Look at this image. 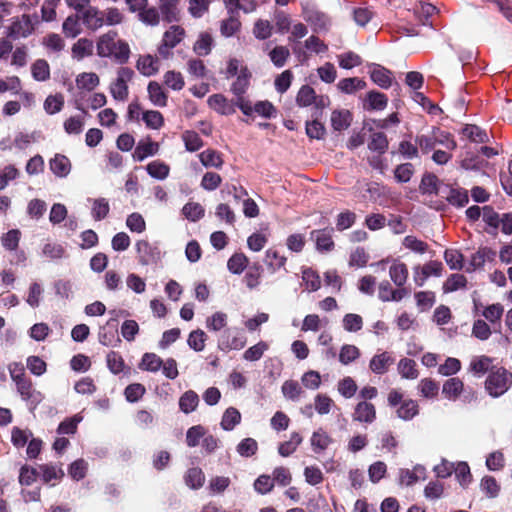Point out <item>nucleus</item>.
<instances>
[{"label": "nucleus", "mask_w": 512, "mask_h": 512, "mask_svg": "<svg viewBox=\"0 0 512 512\" xmlns=\"http://www.w3.org/2000/svg\"><path fill=\"white\" fill-rule=\"evenodd\" d=\"M97 54L100 57H112L119 63H125L130 54L129 45L117 39L116 33L109 32L100 36L97 42Z\"/></svg>", "instance_id": "1"}, {"label": "nucleus", "mask_w": 512, "mask_h": 512, "mask_svg": "<svg viewBox=\"0 0 512 512\" xmlns=\"http://www.w3.org/2000/svg\"><path fill=\"white\" fill-rule=\"evenodd\" d=\"M415 142L424 154H428L438 145L443 146L447 150H454L457 147L453 136L439 128H433L428 134L418 135Z\"/></svg>", "instance_id": "2"}, {"label": "nucleus", "mask_w": 512, "mask_h": 512, "mask_svg": "<svg viewBox=\"0 0 512 512\" xmlns=\"http://www.w3.org/2000/svg\"><path fill=\"white\" fill-rule=\"evenodd\" d=\"M186 36V31L180 25H171L164 33L157 48L158 55L163 59L173 56L172 50L180 44Z\"/></svg>", "instance_id": "3"}, {"label": "nucleus", "mask_w": 512, "mask_h": 512, "mask_svg": "<svg viewBox=\"0 0 512 512\" xmlns=\"http://www.w3.org/2000/svg\"><path fill=\"white\" fill-rule=\"evenodd\" d=\"M512 384V374L503 368L492 371L486 379L485 387L493 397L503 395Z\"/></svg>", "instance_id": "4"}, {"label": "nucleus", "mask_w": 512, "mask_h": 512, "mask_svg": "<svg viewBox=\"0 0 512 512\" xmlns=\"http://www.w3.org/2000/svg\"><path fill=\"white\" fill-rule=\"evenodd\" d=\"M133 75V70L128 67H121L117 71L116 79L110 84V93L115 100L125 101L128 98V83Z\"/></svg>", "instance_id": "5"}, {"label": "nucleus", "mask_w": 512, "mask_h": 512, "mask_svg": "<svg viewBox=\"0 0 512 512\" xmlns=\"http://www.w3.org/2000/svg\"><path fill=\"white\" fill-rule=\"evenodd\" d=\"M246 343L245 335L237 328L225 329L218 339V347L223 351L241 350Z\"/></svg>", "instance_id": "6"}, {"label": "nucleus", "mask_w": 512, "mask_h": 512, "mask_svg": "<svg viewBox=\"0 0 512 512\" xmlns=\"http://www.w3.org/2000/svg\"><path fill=\"white\" fill-rule=\"evenodd\" d=\"M139 263L149 265L156 263L161 259V251L156 244H152L146 240H139L135 244Z\"/></svg>", "instance_id": "7"}, {"label": "nucleus", "mask_w": 512, "mask_h": 512, "mask_svg": "<svg viewBox=\"0 0 512 512\" xmlns=\"http://www.w3.org/2000/svg\"><path fill=\"white\" fill-rule=\"evenodd\" d=\"M443 271V265L439 261H429L423 266H417L414 268V281L417 286L422 287L426 280L431 277L441 276Z\"/></svg>", "instance_id": "8"}, {"label": "nucleus", "mask_w": 512, "mask_h": 512, "mask_svg": "<svg viewBox=\"0 0 512 512\" xmlns=\"http://www.w3.org/2000/svg\"><path fill=\"white\" fill-rule=\"evenodd\" d=\"M34 30V24L29 15H22L15 18L9 27L8 36L13 39L25 38Z\"/></svg>", "instance_id": "9"}, {"label": "nucleus", "mask_w": 512, "mask_h": 512, "mask_svg": "<svg viewBox=\"0 0 512 512\" xmlns=\"http://www.w3.org/2000/svg\"><path fill=\"white\" fill-rule=\"evenodd\" d=\"M496 257V252L489 247H480L470 257L469 263L466 266V272H473L482 268L485 263L492 262Z\"/></svg>", "instance_id": "10"}, {"label": "nucleus", "mask_w": 512, "mask_h": 512, "mask_svg": "<svg viewBox=\"0 0 512 512\" xmlns=\"http://www.w3.org/2000/svg\"><path fill=\"white\" fill-rule=\"evenodd\" d=\"M352 419L354 421L371 424L376 419V409L375 406L367 401H360L354 409L352 414Z\"/></svg>", "instance_id": "11"}, {"label": "nucleus", "mask_w": 512, "mask_h": 512, "mask_svg": "<svg viewBox=\"0 0 512 512\" xmlns=\"http://www.w3.org/2000/svg\"><path fill=\"white\" fill-rule=\"evenodd\" d=\"M408 291L406 288L394 289L388 281H382L378 286V297L383 302L401 301Z\"/></svg>", "instance_id": "12"}, {"label": "nucleus", "mask_w": 512, "mask_h": 512, "mask_svg": "<svg viewBox=\"0 0 512 512\" xmlns=\"http://www.w3.org/2000/svg\"><path fill=\"white\" fill-rule=\"evenodd\" d=\"M207 103L211 109L221 115H232L235 113L234 102L229 101L222 94L211 95L208 98Z\"/></svg>", "instance_id": "13"}, {"label": "nucleus", "mask_w": 512, "mask_h": 512, "mask_svg": "<svg viewBox=\"0 0 512 512\" xmlns=\"http://www.w3.org/2000/svg\"><path fill=\"white\" fill-rule=\"evenodd\" d=\"M394 357L388 352H381L374 355L369 363L370 370L378 375L385 374L389 367L394 363Z\"/></svg>", "instance_id": "14"}, {"label": "nucleus", "mask_w": 512, "mask_h": 512, "mask_svg": "<svg viewBox=\"0 0 512 512\" xmlns=\"http://www.w3.org/2000/svg\"><path fill=\"white\" fill-rule=\"evenodd\" d=\"M389 276L392 282L400 288H404L408 279V267L405 263L394 259L389 266Z\"/></svg>", "instance_id": "15"}, {"label": "nucleus", "mask_w": 512, "mask_h": 512, "mask_svg": "<svg viewBox=\"0 0 512 512\" xmlns=\"http://www.w3.org/2000/svg\"><path fill=\"white\" fill-rule=\"evenodd\" d=\"M370 77L375 84L384 89L389 88L393 82L392 72L378 64L372 65Z\"/></svg>", "instance_id": "16"}, {"label": "nucleus", "mask_w": 512, "mask_h": 512, "mask_svg": "<svg viewBox=\"0 0 512 512\" xmlns=\"http://www.w3.org/2000/svg\"><path fill=\"white\" fill-rule=\"evenodd\" d=\"M178 6L179 0H160V15L168 23L176 22L179 20L180 16V10Z\"/></svg>", "instance_id": "17"}, {"label": "nucleus", "mask_w": 512, "mask_h": 512, "mask_svg": "<svg viewBox=\"0 0 512 512\" xmlns=\"http://www.w3.org/2000/svg\"><path fill=\"white\" fill-rule=\"evenodd\" d=\"M49 167L53 174L59 178L67 177L71 171L70 160L62 154H56L50 159Z\"/></svg>", "instance_id": "18"}, {"label": "nucleus", "mask_w": 512, "mask_h": 512, "mask_svg": "<svg viewBox=\"0 0 512 512\" xmlns=\"http://www.w3.org/2000/svg\"><path fill=\"white\" fill-rule=\"evenodd\" d=\"M426 477V470L421 465H416L412 470L401 469L399 472L400 483L406 486H411Z\"/></svg>", "instance_id": "19"}, {"label": "nucleus", "mask_w": 512, "mask_h": 512, "mask_svg": "<svg viewBox=\"0 0 512 512\" xmlns=\"http://www.w3.org/2000/svg\"><path fill=\"white\" fill-rule=\"evenodd\" d=\"M158 150V143L153 142L150 139L142 140L137 144L133 152V158L134 160L141 162L147 157L157 154Z\"/></svg>", "instance_id": "20"}, {"label": "nucleus", "mask_w": 512, "mask_h": 512, "mask_svg": "<svg viewBox=\"0 0 512 512\" xmlns=\"http://www.w3.org/2000/svg\"><path fill=\"white\" fill-rule=\"evenodd\" d=\"M81 19L83 23L92 30H96L104 25L102 12L90 5L81 13Z\"/></svg>", "instance_id": "21"}, {"label": "nucleus", "mask_w": 512, "mask_h": 512, "mask_svg": "<svg viewBox=\"0 0 512 512\" xmlns=\"http://www.w3.org/2000/svg\"><path fill=\"white\" fill-rule=\"evenodd\" d=\"M137 69L144 76L155 75L160 68L159 60L152 55H142L137 61Z\"/></svg>", "instance_id": "22"}, {"label": "nucleus", "mask_w": 512, "mask_h": 512, "mask_svg": "<svg viewBox=\"0 0 512 512\" xmlns=\"http://www.w3.org/2000/svg\"><path fill=\"white\" fill-rule=\"evenodd\" d=\"M331 230H313L311 232V238L316 242L317 250L321 252H328L334 247L332 240Z\"/></svg>", "instance_id": "23"}, {"label": "nucleus", "mask_w": 512, "mask_h": 512, "mask_svg": "<svg viewBox=\"0 0 512 512\" xmlns=\"http://www.w3.org/2000/svg\"><path fill=\"white\" fill-rule=\"evenodd\" d=\"M250 77L251 74L246 67H242L238 76H236V80L231 85V91L235 95V97L244 96L250 85Z\"/></svg>", "instance_id": "24"}, {"label": "nucleus", "mask_w": 512, "mask_h": 512, "mask_svg": "<svg viewBox=\"0 0 512 512\" xmlns=\"http://www.w3.org/2000/svg\"><path fill=\"white\" fill-rule=\"evenodd\" d=\"M352 121V115L349 110L338 109L331 114V125L334 130L342 131L347 129Z\"/></svg>", "instance_id": "25"}, {"label": "nucleus", "mask_w": 512, "mask_h": 512, "mask_svg": "<svg viewBox=\"0 0 512 512\" xmlns=\"http://www.w3.org/2000/svg\"><path fill=\"white\" fill-rule=\"evenodd\" d=\"M147 92L153 105L157 107H165L167 105V94L158 82L151 81L148 84Z\"/></svg>", "instance_id": "26"}, {"label": "nucleus", "mask_w": 512, "mask_h": 512, "mask_svg": "<svg viewBox=\"0 0 512 512\" xmlns=\"http://www.w3.org/2000/svg\"><path fill=\"white\" fill-rule=\"evenodd\" d=\"M436 11L437 9L435 6L430 3L423 2L416 4L413 8L416 19L422 25H432V22L429 21V18L432 17Z\"/></svg>", "instance_id": "27"}, {"label": "nucleus", "mask_w": 512, "mask_h": 512, "mask_svg": "<svg viewBox=\"0 0 512 512\" xmlns=\"http://www.w3.org/2000/svg\"><path fill=\"white\" fill-rule=\"evenodd\" d=\"M417 364L409 358H402L397 365L398 373L404 379L414 380L418 377Z\"/></svg>", "instance_id": "28"}, {"label": "nucleus", "mask_w": 512, "mask_h": 512, "mask_svg": "<svg viewBox=\"0 0 512 512\" xmlns=\"http://www.w3.org/2000/svg\"><path fill=\"white\" fill-rule=\"evenodd\" d=\"M461 133L474 143H486L489 141L486 131L477 125L467 124L463 127Z\"/></svg>", "instance_id": "29"}, {"label": "nucleus", "mask_w": 512, "mask_h": 512, "mask_svg": "<svg viewBox=\"0 0 512 512\" xmlns=\"http://www.w3.org/2000/svg\"><path fill=\"white\" fill-rule=\"evenodd\" d=\"M311 446L315 453H320L331 444V437L323 430H316L311 436Z\"/></svg>", "instance_id": "30"}, {"label": "nucleus", "mask_w": 512, "mask_h": 512, "mask_svg": "<svg viewBox=\"0 0 512 512\" xmlns=\"http://www.w3.org/2000/svg\"><path fill=\"white\" fill-rule=\"evenodd\" d=\"M463 382L459 378H450L443 384L442 393L449 400H456L463 391Z\"/></svg>", "instance_id": "31"}, {"label": "nucleus", "mask_w": 512, "mask_h": 512, "mask_svg": "<svg viewBox=\"0 0 512 512\" xmlns=\"http://www.w3.org/2000/svg\"><path fill=\"white\" fill-rule=\"evenodd\" d=\"M240 421H241L240 412L234 407H229L223 413L220 425L223 430L231 431L234 429V427L236 425H238L240 423Z\"/></svg>", "instance_id": "32"}, {"label": "nucleus", "mask_w": 512, "mask_h": 512, "mask_svg": "<svg viewBox=\"0 0 512 512\" xmlns=\"http://www.w3.org/2000/svg\"><path fill=\"white\" fill-rule=\"evenodd\" d=\"M199 404V397L192 390L186 391L179 399V408L185 414L193 412Z\"/></svg>", "instance_id": "33"}, {"label": "nucleus", "mask_w": 512, "mask_h": 512, "mask_svg": "<svg viewBox=\"0 0 512 512\" xmlns=\"http://www.w3.org/2000/svg\"><path fill=\"white\" fill-rule=\"evenodd\" d=\"M418 404L415 400H404L398 407L397 416L405 421L411 420L418 414Z\"/></svg>", "instance_id": "34"}, {"label": "nucleus", "mask_w": 512, "mask_h": 512, "mask_svg": "<svg viewBox=\"0 0 512 512\" xmlns=\"http://www.w3.org/2000/svg\"><path fill=\"white\" fill-rule=\"evenodd\" d=\"M338 89L346 94H352L366 87V83L357 77L344 78L337 84Z\"/></svg>", "instance_id": "35"}, {"label": "nucleus", "mask_w": 512, "mask_h": 512, "mask_svg": "<svg viewBox=\"0 0 512 512\" xmlns=\"http://www.w3.org/2000/svg\"><path fill=\"white\" fill-rule=\"evenodd\" d=\"M31 74L34 80L43 82L50 78V67L46 60L38 59L31 66Z\"/></svg>", "instance_id": "36"}, {"label": "nucleus", "mask_w": 512, "mask_h": 512, "mask_svg": "<svg viewBox=\"0 0 512 512\" xmlns=\"http://www.w3.org/2000/svg\"><path fill=\"white\" fill-rule=\"evenodd\" d=\"M184 479L187 486L191 489L197 490L203 486L205 482V475L200 468L193 467L187 471Z\"/></svg>", "instance_id": "37"}, {"label": "nucleus", "mask_w": 512, "mask_h": 512, "mask_svg": "<svg viewBox=\"0 0 512 512\" xmlns=\"http://www.w3.org/2000/svg\"><path fill=\"white\" fill-rule=\"evenodd\" d=\"M93 42L87 38L79 39L72 47V56L78 60L93 53Z\"/></svg>", "instance_id": "38"}, {"label": "nucleus", "mask_w": 512, "mask_h": 512, "mask_svg": "<svg viewBox=\"0 0 512 512\" xmlns=\"http://www.w3.org/2000/svg\"><path fill=\"white\" fill-rule=\"evenodd\" d=\"M146 171L151 177L158 180H164L168 177L170 168L164 162L155 160L146 166Z\"/></svg>", "instance_id": "39"}, {"label": "nucleus", "mask_w": 512, "mask_h": 512, "mask_svg": "<svg viewBox=\"0 0 512 512\" xmlns=\"http://www.w3.org/2000/svg\"><path fill=\"white\" fill-rule=\"evenodd\" d=\"M467 285V279L462 274H452L450 275L446 281L443 283V292L444 293H452L459 289L465 288Z\"/></svg>", "instance_id": "40"}, {"label": "nucleus", "mask_w": 512, "mask_h": 512, "mask_svg": "<svg viewBox=\"0 0 512 512\" xmlns=\"http://www.w3.org/2000/svg\"><path fill=\"white\" fill-rule=\"evenodd\" d=\"M39 470L45 483H51L53 480L58 481L64 476L63 469L52 464H43L39 467Z\"/></svg>", "instance_id": "41"}, {"label": "nucleus", "mask_w": 512, "mask_h": 512, "mask_svg": "<svg viewBox=\"0 0 512 512\" xmlns=\"http://www.w3.org/2000/svg\"><path fill=\"white\" fill-rule=\"evenodd\" d=\"M76 84L80 89L91 91L99 85V77L96 73L84 72L77 76Z\"/></svg>", "instance_id": "42"}, {"label": "nucleus", "mask_w": 512, "mask_h": 512, "mask_svg": "<svg viewBox=\"0 0 512 512\" xmlns=\"http://www.w3.org/2000/svg\"><path fill=\"white\" fill-rule=\"evenodd\" d=\"M387 97L376 91H371L367 94L365 108L371 110H383L387 105Z\"/></svg>", "instance_id": "43"}, {"label": "nucleus", "mask_w": 512, "mask_h": 512, "mask_svg": "<svg viewBox=\"0 0 512 512\" xmlns=\"http://www.w3.org/2000/svg\"><path fill=\"white\" fill-rule=\"evenodd\" d=\"M444 259L452 270H461L464 268V257L457 249H446Z\"/></svg>", "instance_id": "44"}, {"label": "nucleus", "mask_w": 512, "mask_h": 512, "mask_svg": "<svg viewBox=\"0 0 512 512\" xmlns=\"http://www.w3.org/2000/svg\"><path fill=\"white\" fill-rule=\"evenodd\" d=\"M213 44V39L210 34L201 33L196 40L193 50L199 56H206L210 53Z\"/></svg>", "instance_id": "45"}, {"label": "nucleus", "mask_w": 512, "mask_h": 512, "mask_svg": "<svg viewBox=\"0 0 512 512\" xmlns=\"http://www.w3.org/2000/svg\"><path fill=\"white\" fill-rule=\"evenodd\" d=\"M92 201L91 213L96 221L104 219L110 210L109 202L105 198H97Z\"/></svg>", "instance_id": "46"}, {"label": "nucleus", "mask_w": 512, "mask_h": 512, "mask_svg": "<svg viewBox=\"0 0 512 512\" xmlns=\"http://www.w3.org/2000/svg\"><path fill=\"white\" fill-rule=\"evenodd\" d=\"M160 10L156 7L144 8V10L138 15L139 21L148 26H157L160 23Z\"/></svg>", "instance_id": "47"}, {"label": "nucleus", "mask_w": 512, "mask_h": 512, "mask_svg": "<svg viewBox=\"0 0 512 512\" xmlns=\"http://www.w3.org/2000/svg\"><path fill=\"white\" fill-rule=\"evenodd\" d=\"M247 264L248 258L243 253H236L229 258L227 268L233 274H241Z\"/></svg>", "instance_id": "48"}, {"label": "nucleus", "mask_w": 512, "mask_h": 512, "mask_svg": "<svg viewBox=\"0 0 512 512\" xmlns=\"http://www.w3.org/2000/svg\"><path fill=\"white\" fill-rule=\"evenodd\" d=\"M360 357V350L355 345L345 344L341 347L339 361L343 365H348Z\"/></svg>", "instance_id": "49"}, {"label": "nucleus", "mask_w": 512, "mask_h": 512, "mask_svg": "<svg viewBox=\"0 0 512 512\" xmlns=\"http://www.w3.org/2000/svg\"><path fill=\"white\" fill-rule=\"evenodd\" d=\"M269 348L268 344L264 341H260L257 344L249 347L243 353V359L246 361L254 362L262 358L265 351Z\"/></svg>", "instance_id": "50"}, {"label": "nucleus", "mask_w": 512, "mask_h": 512, "mask_svg": "<svg viewBox=\"0 0 512 512\" xmlns=\"http://www.w3.org/2000/svg\"><path fill=\"white\" fill-rule=\"evenodd\" d=\"M368 148L371 151H376L380 154L385 153L388 148V140L386 135L382 132L373 133L370 137Z\"/></svg>", "instance_id": "51"}, {"label": "nucleus", "mask_w": 512, "mask_h": 512, "mask_svg": "<svg viewBox=\"0 0 512 512\" xmlns=\"http://www.w3.org/2000/svg\"><path fill=\"white\" fill-rule=\"evenodd\" d=\"M461 167L465 170L482 171L491 168L488 161L476 156H467L461 161Z\"/></svg>", "instance_id": "52"}, {"label": "nucleus", "mask_w": 512, "mask_h": 512, "mask_svg": "<svg viewBox=\"0 0 512 512\" xmlns=\"http://www.w3.org/2000/svg\"><path fill=\"white\" fill-rule=\"evenodd\" d=\"M200 162L205 167L220 168L223 164V160L220 154L214 150H205L199 154Z\"/></svg>", "instance_id": "53"}, {"label": "nucleus", "mask_w": 512, "mask_h": 512, "mask_svg": "<svg viewBox=\"0 0 512 512\" xmlns=\"http://www.w3.org/2000/svg\"><path fill=\"white\" fill-rule=\"evenodd\" d=\"M206 340V333L201 329H197L189 334L187 343L191 349L200 352L204 350Z\"/></svg>", "instance_id": "54"}, {"label": "nucleus", "mask_w": 512, "mask_h": 512, "mask_svg": "<svg viewBox=\"0 0 512 512\" xmlns=\"http://www.w3.org/2000/svg\"><path fill=\"white\" fill-rule=\"evenodd\" d=\"M21 238V232L18 229H11L1 237L2 246L9 251H14L18 248Z\"/></svg>", "instance_id": "55"}, {"label": "nucleus", "mask_w": 512, "mask_h": 512, "mask_svg": "<svg viewBox=\"0 0 512 512\" xmlns=\"http://www.w3.org/2000/svg\"><path fill=\"white\" fill-rule=\"evenodd\" d=\"M162 364L163 362L161 358L156 354L145 353L140 363V369L150 372H157L161 368Z\"/></svg>", "instance_id": "56"}, {"label": "nucleus", "mask_w": 512, "mask_h": 512, "mask_svg": "<svg viewBox=\"0 0 512 512\" xmlns=\"http://www.w3.org/2000/svg\"><path fill=\"white\" fill-rule=\"evenodd\" d=\"M228 316L224 312H215L206 319V327L210 331H220L227 325Z\"/></svg>", "instance_id": "57"}, {"label": "nucleus", "mask_w": 512, "mask_h": 512, "mask_svg": "<svg viewBox=\"0 0 512 512\" xmlns=\"http://www.w3.org/2000/svg\"><path fill=\"white\" fill-rule=\"evenodd\" d=\"M480 488L481 491L489 498L497 497L500 492V486L492 476L483 477L480 483Z\"/></svg>", "instance_id": "58"}, {"label": "nucleus", "mask_w": 512, "mask_h": 512, "mask_svg": "<svg viewBox=\"0 0 512 512\" xmlns=\"http://www.w3.org/2000/svg\"><path fill=\"white\" fill-rule=\"evenodd\" d=\"M182 212L188 220L196 222L204 216L205 210L199 203L188 202L184 205Z\"/></svg>", "instance_id": "59"}, {"label": "nucleus", "mask_w": 512, "mask_h": 512, "mask_svg": "<svg viewBox=\"0 0 512 512\" xmlns=\"http://www.w3.org/2000/svg\"><path fill=\"white\" fill-rule=\"evenodd\" d=\"M316 99L314 89L308 85H304L298 91L296 102L300 107H307L313 104Z\"/></svg>", "instance_id": "60"}, {"label": "nucleus", "mask_w": 512, "mask_h": 512, "mask_svg": "<svg viewBox=\"0 0 512 512\" xmlns=\"http://www.w3.org/2000/svg\"><path fill=\"white\" fill-rule=\"evenodd\" d=\"M492 364V359L488 356L475 357L470 363V370L477 376L485 374Z\"/></svg>", "instance_id": "61"}, {"label": "nucleus", "mask_w": 512, "mask_h": 512, "mask_svg": "<svg viewBox=\"0 0 512 512\" xmlns=\"http://www.w3.org/2000/svg\"><path fill=\"white\" fill-rule=\"evenodd\" d=\"M302 280L308 291H317L321 286L320 277L315 271L310 268H306L302 271Z\"/></svg>", "instance_id": "62"}, {"label": "nucleus", "mask_w": 512, "mask_h": 512, "mask_svg": "<svg viewBox=\"0 0 512 512\" xmlns=\"http://www.w3.org/2000/svg\"><path fill=\"white\" fill-rule=\"evenodd\" d=\"M342 325L347 332H358L363 327V319L358 314L348 313L344 315Z\"/></svg>", "instance_id": "63"}, {"label": "nucleus", "mask_w": 512, "mask_h": 512, "mask_svg": "<svg viewBox=\"0 0 512 512\" xmlns=\"http://www.w3.org/2000/svg\"><path fill=\"white\" fill-rule=\"evenodd\" d=\"M265 257H266V264L270 269H272V272H275L276 270L285 266L286 257L283 255H280L274 249H268L265 252Z\"/></svg>", "instance_id": "64"}]
</instances>
